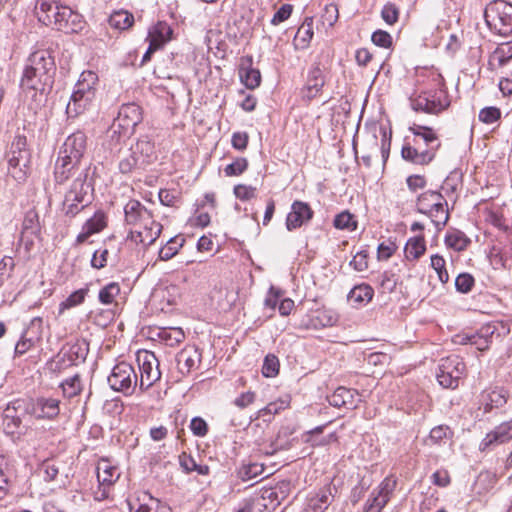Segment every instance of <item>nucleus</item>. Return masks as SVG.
Returning <instances> with one entry per match:
<instances>
[{
  "label": "nucleus",
  "mask_w": 512,
  "mask_h": 512,
  "mask_svg": "<svg viewBox=\"0 0 512 512\" xmlns=\"http://www.w3.org/2000/svg\"><path fill=\"white\" fill-rule=\"evenodd\" d=\"M381 17L388 25L395 24L399 18L398 7L393 3L385 4L381 11Z\"/></svg>",
  "instance_id": "nucleus-60"
},
{
  "label": "nucleus",
  "mask_w": 512,
  "mask_h": 512,
  "mask_svg": "<svg viewBox=\"0 0 512 512\" xmlns=\"http://www.w3.org/2000/svg\"><path fill=\"white\" fill-rule=\"evenodd\" d=\"M139 230H131L128 239L136 244L144 246L152 245L160 236L163 226L154 219L147 222L146 225L139 226Z\"/></svg>",
  "instance_id": "nucleus-23"
},
{
  "label": "nucleus",
  "mask_w": 512,
  "mask_h": 512,
  "mask_svg": "<svg viewBox=\"0 0 512 512\" xmlns=\"http://www.w3.org/2000/svg\"><path fill=\"white\" fill-rule=\"evenodd\" d=\"M94 92L86 94L72 93L70 101L66 106V113L69 117L75 118L88 110L95 101Z\"/></svg>",
  "instance_id": "nucleus-29"
},
{
  "label": "nucleus",
  "mask_w": 512,
  "mask_h": 512,
  "mask_svg": "<svg viewBox=\"0 0 512 512\" xmlns=\"http://www.w3.org/2000/svg\"><path fill=\"white\" fill-rule=\"evenodd\" d=\"M164 31H167V33L170 32V28L164 24L159 23L158 26L155 27L153 32H149V47L145 54L142 57L141 65H144L151 59V55L160 49L162 45L167 41V38L164 36Z\"/></svg>",
  "instance_id": "nucleus-32"
},
{
  "label": "nucleus",
  "mask_w": 512,
  "mask_h": 512,
  "mask_svg": "<svg viewBox=\"0 0 512 512\" xmlns=\"http://www.w3.org/2000/svg\"><path fill=\"white\" fill-rule=\"evenodd\" d=\"M40 232L39 214L34 208L29 209L24 215L21 233L39 236Z\"/></svg>",
  "instance_id": "nucleus-43"
},
{
  "label": "nucleus",
  "mask_w": 512,
  "mask_h": 512,
  "mask_svg": "<svg viewBox=\"0 0 512 512\" xmlns=\"http://www.w3.org/2000/svg\"><path fill=\"white\" fill-rule=\"evenodd\" d=\"M313 210L308 203L296 200L291 205V211L286 218V228L293 231L309 222L313 217Z\"/></svg>",
  "instance_id": "nucleus-22"
},
{
  "label": "nucleus",
  "mask_w": 512,
  "mask_h": 512,
  "mask_svg": "<svg viewBox=\"0 0 512 512\" xmlns=\"http://www.w3.org/2000/svg\"><path fill=\"white\" fill-rule=\"evenodd\" d=\"M106 226V217L102 211H97L83 225L82 231L78 234L76 242L84 243L91 235L100 232Z\"/></svg>",
  "instance_id": "nucleus-31"
},
{
  "label": "nucleus",
  "mask_w": 512,
  "mask_h": 512,
  "mask_svg": "<svg viewBox=\"0 0 512 512\" xmlns=\"http://www.w3.org/2000/svg\"><path fill=\"white\" fill-rule=\"evenodd\" d=\"M20 163L8 159V173L16 182L23 183L28 178L30 163H25L24 166Z\"/></svg>",
  "instance_id": "nucleus-50"
},
{
  "label": "nucleus",
  "mask_w": 512,
  "mask_h": 512,
  "mask_svg": "<svg viewBox=\"0 0 512 512\" xmlns=\"http://www.w3.org/2000/svg\"><path fill=\"white\" fill-rule=\"evenodd\" d=\"M41 471L44 473V480L51 482L57 480L60 468L57 462L53 460H46L41 465Z\"/></svg>",
  "instance_id": "nucleus-58"
},
{
  "label": "nucleus",
  "mask_w": 512,
  "mask_h": 512,
  "mask_svg": "<svg viewBox=\"0 0 512 512\" xmlns=\"http://www.w3.org/2000/svg\"><path fill=\"white\" fill-rule=\"evenodd\" d=\"M449 106L450 99L444 84L438 89L425 91L411 99V108L416 112L439 114Z\"/></svg>",
  "instance_id": "nucleus-7"
},
{
  "label": "nucleus",
  "mask_w": 512,
  "mask_h": 512,
  "mask_svg": "<svg viewBox=\"0 0 512 512\" xmlns=\"http://www.w3.org/2000/svg\"><path fill=\"white\" fill-rule=\"evenodd\" d=\"M465 368V363L458 356L442 359L436 375L439 384L444 388H457Z\"/></svg>",
  "instance_id": "nucleus-9"
},
{
  "label": "nucleus",
  "mask_w": 512,
  "mask_h": 512,
  "mask_svg": "<svg viewBox=\"0 0 512 512\" xmlns=\"http://www.w3.org/2000/svg\"><path fill=\"white\" fill-rule=\"evenodd\" d=\"M512 440V418L494 427L488 432L479 444V450L492 451L496 447L508 443Z\"/></svg>",
  "instance_id": "nucleus-18"
},
{
  "label": "nucleus",
  "mask_w": 512,
  "mask_h": 512,
  "mask_svg": "<svg viewBox=\"0 0 512 512\" xmlns=\"http://www.w3.org/2000/svg\"><path fill=\"white\" fill-rule=\"evenodd\" d=\"M481 405L484 413L491 412L494 408L502 407L507 402L506 392L502 389L492 390L481 395Z\"/></svg>",
  "instance_id": "nucleus-36"
},
{
  "label": "nucleus",
  "mask_w": 512,
  "mask_h": 512,
  "mask_svg": "<svg viewBox=\"0 0 512 512\" xmlns=\"http://www.w3.org/2000/svg\"><path fill=\"white\" fill-rule=\"evenodd\" d=\"M125 221L128 225H146L153 219L152 213L138 200H129L124 207Z\"/></svg>",
  "instance_id": "nucleus-25"
},
{
  "label": "nucleus",
  "mask_w": 512,
  "mask_h": 512,
  "mask_svg": "<svg viewBox=\"0 0 512 512\" xmlns=\"http://www.w3.org/2000/svg\"><path fill=\"white\" fill-rule=\"evenodd\" d=\"M426 251L424 236H416L408 240L405 254L408 259H418Z\"/></svg>",
  "instance_id": "nucleus-49"
},
{
  "label": "nucleus",
  "mask_w": 512,
  "mask_h": 512,
  "mask_svg": "<svg viewBox=\"0 0 512 512\" xmlns=\"http://www.w3.org/2000/svg\"><path fill=\"white\" fill-rule=\"evenodd\" d=\"M120 294V286L116 282H111L104 286L98 295L99 301L104 305H110L114 302L115 298Z\"/></svg>",
  "instance_id": "nucleus-53"
},
{
  "label": "nucleus",
  "mask_w": 512,
  "mask_h": 512,
  "mask_svg": "<svg viewBox=\"0 0 512 512\" xmlns=\"http://www.w3.org/2000/svg\"><path fill=\"white\" fill-rule=\"evenodd\" d=\"M185 238L182 235H176L170 238L159 251V258L163 261L173 258L183 247Z\"/></svg>",
  "instance_id": "nucleus-45"
},
{
  "label": "nucleus",
  "mask_w": 512,
  "mask_h": 512,
  "mask_svg": "<svg viewBox=\"0 0 512 512\" xmlns=\"http://www.w3.org/2000/svg\"><path fill=\"white\" fill-rule=\"evenodd\" d=\"M445 243L449 248L456 251H463L470 244V240L462 231L453 230L446 234Z\"/></svg>",
  "instance_id": "nucleus-48"
},
{
  "label": "nucleus",
  "mask_w": 512,
  "mask_h": 512,
  "mask_svg": "<svg viewBox=\"0 0 512 512\" xmlns=\"http://www.w3.org/2000/svg\"><path fill=\"white\" fill-rule=\"evenodd\" d=\"M130 510L135 512H170L160 502L148 494H144L142 501L138 498L136 503L129 502Z\"/></svg>",
  "instance_id": "nucleus-38"
},
{
  "label": "nucleus",
  "mask_w": 512,
  "mask_h": 512,
  "mask_svg": "<svg viewBox=\"0 0 512 512\" xmlns=\"http://www.w3.org/2000/svg\"><path fill=\"white\" fill-rule=\"evenodd\" d=\"M98 489L95 491V499L102 501L109 497L110 488L119 479L120 472L108 460H101L96 468Z\"/></svg>",
  "instance_id": "nucleus-14"
},
{
  "label": "nucleus",
  "mask_w": 512,
  "mask_h": 512,
  "mask_svg": "<svg viewBox=\"0 0 512 512\" xmlns=\"http://www.w3.org/2000/svg\"><path fill=\"white\" fill-rule=\"evenodd\" d=\"M130 510L135 512H170L160 502L148 494H144L142 501L138 498L136 503L129 502Z\"/></svg>",
  "instance_id": "nucleus-37"
},
{
  "label": "nucleus",
  "mask_w": 512,
  "mask_h": 512,
  "mask_svg": "<svg viewBox=\"0 0 512 512\" xmlns=\"http://www.w3.org/2000/svg\"><path fill=\"white\" fill-rule=\"evenodd\" d=\"M61 4L54 1L39 0L35 6V14L38 20L46 26H54L56 12Z\"/></svg>",
  "instance_id": "nucleus-33"
},
{
  "label": "nucleus",
  "mask_w": 512,
  "mask_h": 512,
  "mask_svg": "<svg viewBox=\"0 0 512 512\" xmlns=\"http://www.w3.org/2000/svg\"><path fill=\"white\" fill-rule=\"evenodd\" d=\"M396 480L392 477H386L376 487L367 499L363 512H381L390 501L396 488Z\"/></svg>",
  "instance_id": "nucleus-12"
},
{
  "label": "nucleus",
  "mask_w": 512,
  "mask_h": 512,
  "mask_svg": "<svg viewBox=\"0 0 512 512\" xmlns=\"http://www.w3.org/2000/svg\"><path fill=\"white\" fill-rule=\"evenodd\" d=\"M248 168V161L244 157L236 158L231 164L227 165L224 169L226 176H239L243 174Z\"/></svg>",
  "instance_id": "nucleus-56"
},
{
  "label": "nucleus",
  "mask_w": 512,
  "mask_h": 512,
  "mask_svg": "<svg viewBox=\"0 0 512 512\" xmlns=\"http://www.w3.org/2000/svg\"><path fill=\"white\" fill-rule=\"evenodd\" d=\"M177 368L182 376L188 375L201 362V353L195 346H186L176 355Z\"/></svg>",
  "instance_id": "nucleus-27"
},
{
  "label": "nucleus",
  "mask_w": 512,
  "mask_h": 512,
  "mask_svg": "<svg viewBox=\"0 0 512 512\" xmlns=\"http://www.w3.org/2000/svg\"><path fill=\"white\" fill-rule=\"evenodd\" d=\"M453 438V431L447 425H439L431 429L428 438L425 440L427 445H442Z\"/></svg>",
  "instance_id": "nucleus-44"
},
{
  "label": "nucleus",
  "mask_w": 512,
  "mask_h": 512,
  "mask_svg": "<svg viewBox=\"0 0 512 512\" xmlns=\"http://www.w3.org/2000/svg\"><path fill=\"white\" fill-rule=\"evenodd\" d=\"M86 148L87 137L82 131H76L65 139L59 149L54 169V178L57 184L65 183L82 170L81 161Z\"/></svg>",
  "instance_id": "nucleus-1"
},
{
  "label": "nucleus",
  "mask_w": 512,
  "mask_h": 512,
  "mask_svg": "<svg viewBox=\"0 0 512 512\" xmlns=\"http://www.w3.org/2000/svg\"><path fill=\"white\" fill-rule=\"evenodd\" d=\"M496 332V328L493 325L482 326L478 332L472 334V345H474L479 351H485L489 348L492 342V337Z\"/></svg>",
  "instance_id": "nucleus-39"
},
{
  "label": "nucleus",
  "mask_w": 512,
  "mask_h": 512,
  "mask_svg": "<svg viewBox=\"0 0 512 512\" xmlns=\"http://www.w3.org/2000/svg\"><path fill=\"white\" fill-rule=\"evenodd\" d=\"M252 56H244L240 59L239 77L241 82L248 89H255L261 83V73L258 69L252 67Z\"/></svg>",
  "instance_id": "nucleus-28"
},
{
  "label": "nucleus",
  "mask_w": 512,
  "mask_h": 512,
  "mask_svg": "<svg viewBox=\"0 0 512 512\" xmlns=\"http://www.w3.org/2000/svg\"><path fill=\"white\" fill-rule=\"evenodd\" d=\"M474 285V278L468 273H461L456 277L455 287L461 293L469 292Z\"/></svg>",
  "instance_id": "nucleus-61"
},
{
  "label": "nucleus",
  "mask_w": 512,
  "mask_h": 512,
  "mask_svg": "<svg viewBox=\"0 0 512 512\" xmlns=\"http://www.w3.org/2000/svg\"><path fill=\"white\" fill-rule=\"evenodd\" d=\"M512 440V418L494 427L488 432L479 444V450L492 451L496 447L508 443Z\"/></svg>",
  "instance_id": "nucleus-20"
},
{
  "label": "nucleus",
  "mask_w": 512,
  "mask_h": 512,
  "mask_svg": "<svg viewBox=\"0 0 512 512\" xmlns=\"http://www.w3.org/2000/svg\"><path fill=\"white\" fill-rule=\"evenodd\" d=\"M88 291V287L74 291L65 301L60 303L59 312L62 313L65 309H69L83 303Z\"/></svg>",
  "instance_id": "nucleus-54"
},
{
  "label": "nucleus",
  "mask_w": 512,
  "mask_h": 512,
  "mask_svg": "<svg viewBox=\"0 0 512 512\" xmlns=\"http://www.w3.org/2000/svg\"><path fill=\"white\" fill-rule=\"evenodd\" d=\"M137 361L140 369V389L147 390L161 377L159 361L155 354L150 351L138 353Z\"/></svg>",
  "instance_id": "nucleus-11"
},
{
  "label": "nucleus",
  "mask_w": 512,
  "mask_h": 512,
  "mask_svg": "<svg viewBox=\"0 0 512 512\" xmlns=\"http://www.w3.org/2000/svg\"><path fill=\"white\" fill-rule=\"evenodd\" d=\"M431 267L436 271L441 283L445 284L449 281V274L446 270V261L442 256L438 254L432 255Z\"/></svg>",
  "instance_id": "nucleus-55"
},
{
  "label": "nucleus",
  "mask_w": 512,
  "mask_h": 512,
  "mask_svg": "<svg viewBox=\"0 0 512 512\" xmlns=\"http://www.w3.org/2000/svg\"><path fill=\"white\" fill-rule=\"evenodd\" d=\"M28 415L37 419L53 420L60 413V401L55 398H26Z\"/></svg>",
  "instance_id": "nucleus-16"
},
{
  "label": "nucleus",
  "mask_w": 512,
  "mask_h": 512,
  "mask_svg": "<svg viewBox=\"0 0 512 512\" xmlns=\"http://www.w3.org/2000/svg\"><path fill=\"white\" fill-rule=\"evenodd\" d=\"M108 22L111 27L117 30H126L132 26L134 16L128 11H115L110 15Z\"/></svg>",
  "instance_id": "nucleus-46"
},
{
  "label": "nucleus",
  "mask_w": 512,
  "mask_h": 512,
  "mask_svg": "<svg viewBox=\"0 0 512 512\" xmlns=\"http://www.w3.org/2000/svg\"><path fill=\"white\" fill-rule=\"evenodd\" d=\"M28 414L26 398H18L10 401L3 411V430L7 435L18 433L22 424V417Z\"/></svg>",
  "instance_id": "nucleus-10"
},
{
  "label": "nucleus",
  "mask_w": 512,
  "mask_h": 512,
  "mask_svg": "<svg viewBox=\"0 0 512 512\" xmlns=\"http://www.w3.org/2000/svg\"><path fill=\"white\" fill-rule=\"evenodd\" d=\"M64 195L61 210L66 217L74 218L93 201V186L88 182V169L75 175Z\"/></svg>",
  "instance_id": "nucleus-3"
},
{
  "label": "nucleus",
  "mask_w": 512,
  "mask_h": 512,
  "mask_svg": "<svg viewBox=\"0 0 512 512\" xmlns=\"http://www.w3.org/2000/svg\"><path fill=\"white\" fill-rule=\"evenodd\" d=\"M408 131L412 133L414 139V144L419 147V144H426V146H430L431 150L438 151L441 147V141L436 133V131L429 126L413 122Z\"/></svg>",
  "instance_id": "nucleus-24"
},
{
  "label": "nucleus",
  "mask_w": 512,
  "mask_h": 512,
  "mask_svg": "<svg viewBox=\"0 0 512 512\" xmlns=\"http://www.w3.org/2000/svg\"><path fill=\"white\" fill-rule=\"evenodd\" d=\"M30 152L27 149V139L24 135H16L11 143L8 159H13L16 162H21L22 166L25 163H30Z\"/></svg>",
  "instance_id": "nucleus-35"
},
{
  "label": "nucleus",
  "mask_w": 512,
  "mask_h": 512,
  "mask_svg": "<svg viewBox=\"0 0 512 512\" xmlns=\"http://www.w3.org/2000/svg\"><path fill=\"white\" fill-rule=\"evenodd\" d=\"M374 290L368 284H360L355 286L348 294V300L358 306H362L370 302L373 298Z\"/></svg>",
  "instance_id": "nucleus-41"
},
{
  "label": "nucleus",
  "mask_w": 512,
  "mask_h": 512,
  "mask_svg": "<svg viewBox=\"0 0 512 512\" xmlns=\"http://www.w3.org/2000/svg\"><path fill=\"white\" fill-rule=\"evenodd\" d=\"M279 360L273 354H268L263 362L262 374L265 377H275L279 372Z\"/></svg>",
  "instance_id": "nucleus-57"
},
{
  "label": "nucleus",
  "mask_w": 512,
  "mask_h": 512,
  "mask_svg": "<svg viewBox=\"0 0 512 512\" xmlns=\"http://www.w3.org/2000/svg\"><path fill=\"white\" fill-rule=\"evenodd\" d=\"M98 83V77L96 73L92 71H84L81 73L78 82L75 85L74 93L86 94L88 92H94L96 95V85Z\"/></svg>",
  "instance_id": "nucleus-42"
},
{
  "label": "nucleus",
  "mask_w": 512,
  "mask_h": 512,
  "mask_svg": "<svg viewBox=\"0 0 512 512\" xmlns=\"http://www.w3.org/2000/svg\"><path fill=\"white\" fill-rule=\"evenodd\" d=\"M512 440V418L494 427L488 432L479 444V450L492 451L496 447L508 443Z\"/></svg>",
  "instance_id": "nucleus-19"
},
{
  "label": "nucleus",
  "mask_w": 512,
  "mask_h": 512,
  "mask_svg": "<svg viewBox=\"0 0 512 512\" xmlns=\"http://www.w3.org/2000/svg\"><path fill=\"white\" fill-rule=\"evenodd\" d=\"M110 388L124 395H131L137 385V374L133 366L127 362L116 364L108 376Z\"/></svg>",
  "instance_id": "nucleus-8"
},
{
  "label": "nucleus",
  "mask_w": 512,
  "mask_h": 512,
  "mask_svg": "<svg viewBox=\"0 0 512 512\" xmlns=\"http://www.w3.org/2000/svg\"><path fill=\"white\" fill-rule=\"evenodd\" d=\"M54 58L48 50H37L27 59L20 86L23 90L42 91L52 83Z\"/></svg>",
  "instance_id": "nucleus-2"
},
{
  "label": "nucleus",
  "mask_w": 512,
  "mask_h": 512,
  "mask_svg": "<svg viewBox=\"0 0 512 512\" xmlns=\"http://www.w3.org/2000/svg\"><path fill=\"white\" fill-rule=\"evenodd\" d=\"M372 42L379 47L389 48L392 45L391 35L384 30H377L371 36Z\"/></svg>",
  "instance_id": "nucleus-64"
},
{
  "label": "nucleus",
  "mask_w": 512,
  "mask_h": 512,
  "mask_svg": "<svg viewBox=\"0 0 512 512\" xmlns=\"http://www.w3.org/2000/svg\"><path fill=\"white\" fill-rule=\"evenodd\" d=\"M142 119V110L140 106L135 103H127L120 107L115 122L124 133H133L135 127L142 121Z\"/></svg>",
  "instance_id": "nucleus-21"
},
{
  "label": "nucleus",
  "mask_w": 512,
  "mask_h": 512,
  "mask_svg": "<svg viewBox=\"0 0 512 512\" xmlns=\"http://www.w3.org/2000/svg\"><path fill=\"white\" fill-rule=\"evenodd\" d=\"M359 401V394L352 389L346 387H338L330 396L328 402L334 407L355 408Z\"/></svg>",
  "instance_id": "nucleus-30"
},
{
  "label": "nucleus",
  "mask_w": 512,
  "mask_h": 512,
  "mask_svg": "<svg viewBox=\"0 0 512 512\" xmlns=\"http://www.w3.org/2000/svg\"><path fill=\"white\" fill-rule=\"evenodd\" d=\"M179 464L185 473L197 472L199 475L209 474V467L207 465H199L195 459L183 452L179 455Z\"/></svg>",
  "instance_id": "nucleus-47"
},
{
  "label": "nucleus",
  "mask_w": 512,
  "mask_h": 512,
  "mask_svg": "<svg viewBox=\"0 0 512 512\" xmlns=\"http://www.w3.org/2000/svg\"><path fill=\"white\" fill-rule=\"evenodd\" d=\"M337 489L333 485H327L310 497L305 512H324L333 502Z\"/></svg>",
  "instance_id": "nucleus-26"
},
{
  "label": "nucleus",
  "mask_w": 512,
  "mask_h": 512,
  "mask_svg": "<svg viewBox=\"0 0 512 512\" xmlns=\"http://www.w3.org/2000/svg\"><path fill=\"white\" fill-rule=\"evenodd\" d=\"M333 224L335 228L340 230L354 231L357 228V221L349 211H343L336 215Z\"/></svg>",
  "instance_id": "nucleus-52"
},
{
  "label": "nucleus",
  "mask_w": 512,
  "mask_h": 512,
  "mask_svg": "<svg viewBox=\"0 0 512 512\" xmlns=\"http://www.w3.org/2000/svg\"><path fill=\"white\" fill-rule=\"evenodd\" d=\"M447 206L444 196L433 190L420 194L416 202L417 211L430 217L437 227L444 226L449 219Z\"/></svg>",
  "instance_id": "nucleus-6"
},
{
  "label": "nucleus",
  "mask_w": 512,
  "mask_h": 512,
  "mask_svg": "<svg viewBox=\"0 0 512 512\" xmlns=\"http://www.w3.org/2000/svg\"><path fill=\"white\" fill-rule=\"evenodd\" d=\"M512 59V41L502 43L490 54L488 65L491 70L505 66Z\"/></svg>",
  "instance_id": "nucleus-34"
},
{
  "label": "nucleus",
  "mask_w": 512,
  "mask_h": 512,
  "mask_svg": "<svg viewBox=\"0 0 512 512\" xmlns=\"http://www.w3.org/2000/svg\"><path fill=\"white\" fill-rule=\"evenodd\" d=\"M501 112L496 107H485L479 112V120L486 124H493L500 119Z\"/></svg>",
  "instance_id": "nucleus-62"
},
{
  "label": "nucleus",
  "mask_w": 512,
  "mask_h": 512,
  "mask_svg": "<svg viewBox=\"0 0 512 512\" xmlns=\"http://www.w3.org/2000/svg\"><path fill=\"white\" fill-rule=\"evenodd\" d=\"M405 141L401 149V156L404 160L417 165H427L434 160L437 151L431 150L430 146L419 144L418 147L414 144V139H410L408 136Z\"/></svg>",
  "instance_id": "nucleus-17"
},
{
  "label": "nucleus",
  "mask_w": 512,
  "mask_h": 512,
  "mask_svg": "<svg viewBox=\"0 0 512 512\" xmlns=\"http://www.w3.org/2000/svg\"><path fill=\"white\" fill-rule=\"evenodd\" d=\"M156 159L154 142L148 136H143L120 155L118 169L121 174L130 175L145 170Z\"/></svg>",
  "instance_id": "nucleus-4"
},
{
  "label": "nucleus",
  "mask_w": 512,
  "mask_h": 512,
  "mask_svg": "<svg viewBox=\"0 0 512 512\" xmlns=\"http://www.w3.org/2000/svg\"><path fill=\"white\" fill-rule=\"evenodd\" d=\"M263 466L257 463L249 464L246 466H243L240 470V476L242 480H250L253 478H256L260 474L263 473Z\"/></svg>",
  "instance_id": "nucleus-63"
},
{
  "label": "nucleus",
  "mask_w": 512,
  "mask_h": 512,
  "mask_svg": "<svg viewBox=\"0 0 512 512\" xmlns=\"http://www.w3.org/2000/svg\"><path fill=\"white\" fill-rule=\"evenodd\" d=\"M313 34V18L306 17L294 37L295 46L300 49H305L308 47Z\"/></svg>",
  "instance_id": "nucleus-40"
},
{
  "label": "nucleus",
  "mask_w": 512,
  "mask_h": 512,
  "mask_svg": "<svg viewBox=\"0 0 512 512\" xmlns=\"http://www.w3.org/2000/svg\"><path fill=\"white\" fill-rule=\"evenodd\" d=\"M487 26L494 33L508 36L512 33V4L504 0L490 2L484 11Z\"/></svg>",
  "instance_id": "nucleus-5"
},
{
  "label": "nucleus",
  "mask_w": 512,
  "mask_h": 512,
  "mask_svg": "<svg viewBox=\"0 0 512 512\" xmlns=\"http://www.w3.org/2000/svg\"><path fill=\"white\" fill-rule=\"evenodd\" d=\"M71 8L60 5L59 10L56 12V21L54 23V28L59 31H63L67 29L68 25V17L70 16Z\"/></svg>",
  "instance_id": "nucleus-59"
},
{
  "label": "nucleus",
  "mask_w": 512,
  "mask_h": 512,
  "mask_svg": "<svg viewBox=\"0 0 512 512\" xmlns=\"http://www.w3.org/2000/svg\"><path fill=\"white\" fill-rule=\"evenodd\" d=\"M60 386L62 388L63 395L67 398H73L77 396L83 388L80 376L78 374L64 380Z\"/></svg>",
  "instance_id": "nucleus-51"
},
{
  "label": "nucleus",
  "mask_w": 512,
  "mask_h": 512,
  "mask_svg": "<svg viewBox=\"0 0 512 512\" xmlns=\"http://www.w3.org/2000/svg\"><path fill=\"white\" fill-rule=\"evenodd\" d=\"M325 66L321 62H314L308 71L305 86L302 89V98L311 101L319 96L326 83Z\"/></svg>",
  "instance_id": "nucleus-15"
},
{
  "label": "nucleus",
  "mask_w": 512,
  "mask_h": 512,
  "mask_svg": "<svg viewBox=\"0 0 512 512\" xmlns=\"http://www.w3.org/2000/svg\"><path fill=\"white\" fill-rule=\"evenodd\" d=\"M87 352V347H84L82 344H72L67 350L62 349L49 362V369L53 372H60L69 366L78 365L85 361Z\"/></svg>",
  "instance_id": "nucleus-13"
}]
</instances>
